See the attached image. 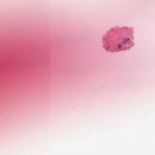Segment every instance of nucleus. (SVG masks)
Instances as JSON below:
<instances>
[{"instance_id": "nucleus-1", "label": "nucleus", "mask_w": 155, "mask_h": 155, "mask_svg": "<svg viewBox=\"0 0 155 155\" xmlns=\"http://www.w3.org/2000/svg\"><path fill=\"white\" fill-rule=\"evenodd\" d=\"M118 48L119 49H120V48H122V46H121V45H118Z\"/></svg>"}, {"instance_id": "nucleus-2", "label": "nucleus", "mask_w": 155, "mask_h": 155, "mask_svg": "<svg viewBox=\"0 0 155 155\" xmlns=\"http://www.w3.org/2000/svg\"><path fill=\"white\" fill-rule=\"evenodd\" d=\"M129 39H130L129 38H127V41H128L129 40Z\"/></svg>"}]
</instances>
